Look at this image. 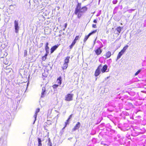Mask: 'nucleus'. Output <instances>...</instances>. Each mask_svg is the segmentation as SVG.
Instances as JSON below:
<instances>
[{"label":"nucleus","mask_w":146,"mask_h":146,"mask_svg":"<svg viewBox=\"0 0 146 146\" xmlns=\"http://www.w3.org/2000/svg\"><path fill=\"white\" fill-rule=\"evenodd\" d=\"M82 3H78L76 5L74 11V13L76 15L78 18H80L83 14L87 10L86 6L81 7Z\"/></svg>","instance_id":"f257e3e1"},{"label":"nucleus","mask_w":146,"mask_h":146,"mask_svg":"<svg viewBox=\"0 0 146 146\" xmlns=\"http://www.w3.org/2000/svg\"><path fill=\"white\" fill-rule=\"evenodd\" d=\"M46 88L45 87H42V92L41 93V97L42 98L44 96V94L46 93Z\"/></svg>","instance_id":"f8f14e48"},{"label":"nucleus","mask_w":146,"mask_h":146,"mask_svg":"<svg viewBox=\"0 0 146 146\" xmlns=\"http://www.w3.org/2000/svg\"><path fill=\"white\" fill-rule=\"evenodd\" d=\"M94 23H97V21H96V19H95L94 21Z\"/></svg>","instance_id":"f704fd0d"},{"label":"nucleus","mask_w":146,"mask_h":146,"mask_svg":"<svg viewBox=\"0 0 146 146\" xmlns=\"http://www.w3.org/2000/svg\"><path fill=\"white\" fill-rule=\"evenodd\" d=\"M81 36L79 35L77 36H76L74 39L73 40L74 41L76 42V41L79 40Z\"/></svg>","instance_id":"412c9836"},{"label":"nucleus","mask_w":146,"mask_h":146,"mask_svg":"<svg viewBox=\"0 0 146 146\" xmlns=\"http://www.w3.org/2000/svg\"><path fill=\"white\" fill-rule=\"evenodd\" d=\"M56 82L58 84V85H60L62 84V77L61 76H59L57 79Z\"/></svg>","instance_id":"1a4fd4ad"},{"label":"nucleus","mask_w":146,"mask_h":146,"mask_svg":"<svg viewBox=\"0 0 146 146\" xmlns=\"http://www.w3.org/2000/svg\"><path fill=\"white\" fill-rule=\"evenodd\" d=\"M96 54L97 55L100 54L102 52V50L100 48H98L96 50H95Z\"/></svg>","instance_id":"0eeeda50"},{"label":"nucleus","mask_w":146,"mask_h":146,"mask_svg":"<svg viewBox=\"0 0 146 146\" xmlns=\"http://www.w3.org/2000/svg\"><path fill=\"white\" fill-rule=\"evenodd\" d=\"M27 50H24V56L25 57L26 56H27Z\"/></svg>","instance_id":"cd10ccee"},{"label":"nucleus","mask_w":146,"mask_h":146,"mask_svg":"<svg viewBox=\"0 0 146 146\" xmlns=\"http://www.w3.org/2000/svg\"><path fill=\"white\" fill-rule=\"evenodd\" d=\"M68 66V64L64 63L62 67L63 70L66 69Z\"/></svg>","instance_id":"2eb2a0df"},{"label":"nucleus","mask_w":146,"mask_h":146,"mask_svg":"<svg viewBox=\"0 0 146 146\" xmlns=\"http://www.w3.org/2000/svg\"><path fill=\"white\" fill-rule=\"evenodd\" d=\"M72 115H70L69 116V117L68 118V119L69 120H70V118L72 117Z\"/></svg>","instance_id":"72a5a7b5"},{"label":"nucleus","mask_w":146,"mask_h":146,"mask_svg":"<svg viewBox=\"0 0 146 146\" xmlns=\"http://www.w3.org/2000/svg\"><path fill=\"white\" fill-rule=\"evenodd\" d=\"M48 146H52V144H50L48 145Z\"/></svg>","instance_id":"c9c22d12"},{"label":"nucleus","mask_w":146,"mask_h":146,"mask_svg":"<svg viewBox=\"0 0 146 146\" xmlns=\"http://www.w3.org/2000/svg\"><path fill=\"white\" fill-rule=\"evenodd\" d=\"M91 35V33H89V34L87 35H86L85 36L84 40V42H85L86 41V40L88 39L89 37Z\"/></svg>","instance_id":"6ab92c4d"},{"label":"nucleus","mask_w":146,"mask_h":146,"mask_svg":"<svg viewBox=\"0 0 146 146\" xmlns=\"http://www.w3.org/2000/svg\"><path fill=\"white\" fill-rule=\"evenodd\" d=\"M70 57L68 56L65 58L64 60V63L68 64L69 61Z\"/></svg>","instance_id":"dca6fc26"},{"label":"nucleus","mask_w":146,"mask_h":146,"mask_svg":"<svg viewBox=\"0 0 146 146\" xmlns=\"http://www.w3.org/2000/svg\"><path fill=\"white\" fill-rule=\"evenodd\" d=\"M44 127L45 129H46V127L45 126H44Z\"/></svg>","instance_id":"e433bc0d"},{"label":"nucleus","mask_w":146,"mask_h":146,"mask_svg":"<svg viewBox=\"0 0 146 146\" xmlns=\"http://www.w3.org/2000/svg\"><path fill=\"white\" fill-rule=\"evenodd\" d=\"M108 68L107 66L106 65H104V66L101 68L100 70L101 71L102 73H104L106 71V70H107Z\"/></svg>","instance_id":"9b49d317"},{"label":"nucleus","mask_w":146,"mask_h":146,"mask_svg":"<svg viewBox=\"0 0 146 146\" xmlns=\"http://www.w3.org/2000/svg\"><path fill=\"white\" fill-rule=\"evenodd\" d=\"M3 63L5 65H10V63L9 62V59L7 58H4Z\"/></svg>","instance_id":"6e6552de"},{"label":"nucleus","mask_w":146,"mask_h":146,"mask_svg":"<svg viewBox=\"0 0 146 146\" xmlns=\"http://www.w3.org/2000/svg\"><path fill=\"white\" fill-rule=\"evenodd\" d=\"M80 122H77L75 125L72 129V131H75L76 130L78 129L80 127Z\"/></svg>","instance_id":"39448f33"},{"label":"nucleus","mask_w":146,"mask_h":146,"mask_svg":"<svg viewBox=\"0 0 146 146\" xmlns=\"http://www.w3.org/2000/svg\"><path fill=\"white\" fill-rule=\"evenodd\" d=\"M74 94L68 93L67 94L65 97V100L66 101H70L73 100Z\"/></svg>","instance_id":"f03ea898"},{"label":"nucleus","mask_w":146,"mask_h":146,"mask_svg":"<svg viewBox=\"0 0 146 146\" xmlns=\"http://www.w3.org/2000/svg\"><path fill=\"white\" fill-rule=\"evenodd\" d=\"M124 53L121 50L120 52H119L117 55L116 61H117V60L121 58V56Z\"/></svg>","instance_id":"4468645a"},{"label":"nucleus","mask_w":146,"mask_h":146,"mask_svg":"<svg viewBox=\"0 0 146 146\" xmlns=\"http://www.w3.org/2000/svg\"><path fill=\"white\" fill-rule=\"evenodd\" d=\"M38 146H42V144L41 143V140L40 138H38Z\"/></svg>","instance_id":"4be33fe9"},{"label":"nucleus","mask_w":146,"mask_h":146,"mask_svg":"<svg viewBox=\"0 0 146 146\" xmlns=\"http://www.w3.org/2000/svg\"><path fill=\"white\" fill-rule=\"evenodd\" d=\"M97 30H96L93 31H92V34L96 33L97 32Z\"/></svg>","instance_id":"2f4dec72"},{"label":"nucleus","mask_w":146,"mask_h":146,"mask_svg":"<svg viewBox=\"0 0 146 146\" xmlns=\"http://www.w3.org/2000/svg\"><path fill=\"white\" fill-rule=\"evenodd\" d=\"M128 47V46L127 45H126L124 47L122 50H121L124 53L125 52L127 48Z\"/></svg>","instance_id":"b1692460"},{"label":"nucleus","mask_w":146,"mask_h":146,"mask_svg":"<svg viewBox=\"0 0 146 146\" xmlns=\"http://www.w3.org/2000/svg\"><path fill=\"white\" fill-rule=\"evenodd\" d=\"M49 47L48 46V43L47 42L46 43L45 47V50L46 51V53H49Z\"/></svg>","instance_id":"ddd939ff"},{"label":"nucleus","mask_w":146,"mask_h":146,"mask_svg":"<svg viewBox=\"0 0 146 146\" xmlns=\"http://www.w3.org/2000/svg\"><path fill=\"white\" fill-rule=\"evenodd\" d=\"M67 23H65L64 25V29H63V31H64L65 30V29L66 28V27H67Z\"/></svg>","instance_id":"c85d7f7f"},{"label":"nucleus","mask_w":146,"mask_h":146,"mask_svg":"<svg viewBox=\"0 0 146 146\" xmlns=\"http://www.w3.org/2000/svg\"><path fill=\"white\" fill-rule=\"evenodd\" d=\"M141 70H138L135 74V75L136 76L138 74L141 72Z\"/></svg>","instance_id":"c756f323"},{"label":"nucleus","mask_w":146,"mask_h":146,"mask_svg":"<svg viewBox=\"0 0 146 146\" xmlns=\"http://www.w3.org/2000/svg\"><path fill=\"white\" fill-rule=\"evenodd\" d=\"M40 109L39 108H37L36 109L35 112V115H34V117L35 118V121H36V118L37 115V113L40 111Z\"/></svg>","instance_id":"9d476101"},{"label":"nucleus","mask_w":146,"mask_h":146,"mask_svg":"<svg viewBox=\"0 0 146 146\" xmlns=\"http://www.w3.org/2000/svg\"><path fill=\"white\" fill-rule=\"evenodd\" d=\"M102 66L101 65H100L98 67L97 69L96 70L95 73V76L97 77L98 76L101 72L100 69L102 68Z\"/></svg>","instance_id":"7ed1b4c3"},{"label":"nucleus","mask_w":146,"mask_h":146,"mask_svg":"<svg viewBox=\"0 0 146 146\" xmlns=\"http://www.w3.org/2000/svg\"><path fill=\"white\" fill-rule=\"evenodd\" d=\"M111 55V52L110 51H108L106 53L105 56H106L107 58H108L110 57Z\"/></svg>","instance_id":"aec40b11"},{"label":"nucleus","mask_w":146,"mask_h":146,"mask_svg":"<svg viewBox=\"0 0 146 146\" xmlns=\"http://www.w3.org/2000/svg\"><path fill=\"white\" fill-rule=\"evenodd\" d=\"M48 54V53H46L44 56L42 57V60L43 61H45L46 60Z\"/></svg>","instance_id":"a211bd4d"},{"label":"nucleus","mask_w":146,"mask_h":146,"mask_svg":"<svg viewBox=\"0 0 146 146\" xmlns=\"http://www.w3.org/2000/svg\"><path fill=\"white\" fill-rule=\"evenodd\" d=\"M47 141H48V145H49V144H52V143L51 141V140H50V138H48Z\"/></svg>","instance_id":"bb28decb"},{"label":"nucleus","mask_w":146,"mask_h":146,"mask_svg":"<svg viewBox=\"0 0 146 146\" xmlns=\"http://www.w3.org/2000/svg\"><path fill=\"white\" fill-rule=\"evenodd\" d=\"M97 79V78H96V80Z\"/></svg>","instance_id":"4c0bfd02"},{"label":"nucleus","mask_w":146,"mask_h":146,"mask_svg":"<svg viewBox=\"0 0 146 146\" xmlns=\"http://www.w3.org/2000/svg\"><path fill=\"white\" fill-rule=\"evenodd\" d=\"M69 120L68 119L66 120V122L65 123V125L64 127V128L66 127V126L69 123Z\"/></svg>","instance_id":"a878e982"},{"label":"nucleus","mask_w":146,"mask_h":146,"mask_svg":"<svg viewBox=\"0 0 146 146\" xmlns=\"http://www.w3.org/2000/svg\"><path fill=\"white\" fill-rule=\"evenodd\" d=\"M59 45V44H57L52 47L50 49V53H52L57 48Z\"/></svg>","instance_id":"423d86ee"},{"label":"nucleus","mask_w":146,"mask_h":146,"mask_svg":"<svg viewBox=\"0 0 146 146\" xmlns=\"http://www.w3.org/2000/svg\"><path fill=\"white\" fill-rule=\"evenodd\" d=\"M47 121H50V120H48Z\"/></svg>","instance_id":"58836bf2"},{"label":"nucleus","mask_w":146,"mask_h":146,"mask_svg":"<svg viewBox=\"0 0 146 146\" xmlns=\"http://www.w3.org/2000/svg\"><path fill=\"white\" fill-rule=\"evenodd\" d=\"M76 42L73 40L71 44L69 46V48L70 49H72L74 45L75 44Z\"/></svg>","instance_id":"f3484780"},{"label":"nucleus","mask_w":146,"mask_h":146,"mask_svg":"<svg viewBox=\"0 0 146 146\" xmlns=\"http://www.w3.org/2000/svg\"><path fill=\"white\" fill-rule=\"evenodd\" d=\"M122 29V28L120 27H118L116 29V30L119 33L121 31V29Z\"/></svg>","instance_id":"5701e85b"},{"label":"nucleus","mask_w":146,"mask_h":146,"mask_svg":"<svg viewBox=\"0 0 146 146\" xmlns=\"http://www.w3.org/2000/svg\"><path fill=\"white\" fill-rule=\"evenodd\" d=\"M14 26L15 28V32L16 33H18L19 30V26L18 21L15 20L14 21Z\"/></svg>","instance_id":"20e7f679"},{"label":"nucleus","mask_w":146,"mask_h":146,"mask_svg":"<svg viewBox=\"0 0 146 146\" xmlns=\"http://www.w3.org/2000/svg\"><path fill=\"white\" fill-rule=\"evenodd\" d=\"M117 2V0H114L113 1V4H116Z\"/></svg>","instance_id":"7c9ffc66"},{"label":"nucleus","mask_w":146,"mask_h":146,"mask_svg":"<svg viewBox=\"0 0 146 146\" xmlns=\"http://www.w3.org/2000/svg\"><path fill=\"white\" fill-rule=\"evenodd\" d=\"M59 86V85L55 84L52 86V87L54 90H56L57 88Z\"/></svg>","instance_id":"393cba45"},{"label":"nucleus","mask_w":146,"mask_h":146,"mask_svg":"<svg viewBox=\"0 0 146 146\" xmlns=\"http://www.w3.org/2000/svg\"><path fill=\"white\" fill-rule=\"evenodd\" d=\"M92 27L94 28H96L97 27L96 24H93L92 25Z\"/></svg>","instance_id":"473e14b6"}]
</instances>
